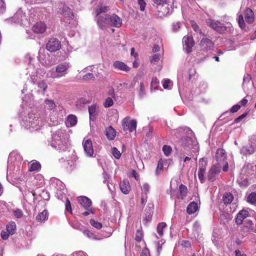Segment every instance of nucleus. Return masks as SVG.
Listing matches in <instances>:
<instances>
[{
	"instance_id": "37998d69",
	"label": "nucleus",
	"mask_w": 256,
	"mask_h": 256,
	"mask_svg": "<svg viewBox=\"0 0 256 256\" xmlns=\"http://www.w3.org/2000/svg\"><path fill=\"white\" fill-rule=\"evenodd\" d=\"M138 95L140 98H142L146 95V90L144 88V84L141 82L139 88H138Z\"/></svg>"
},
{
	"instance_id": "a19ab883",
	"label": "nucleus",
	"mask_w": 256,
	"mask_h": 256,
	"mask_svg": "<svg viewBox=\"0 0 256 256\" xmlns=\"http://www.w3.org/2000/svg\"><path fill=\"white\" fill-rule=\"evenodd\" d=\"M56 107V104L52 100L46 99L44 100V108L48 110H52Z\"/></svg>"
},
{
	"instance_id": "1a4fd4ad",
	"label": "nucleus",
	"mask_w": 256,
	"mask_h": 256,
	"mask_svg": "<svg viewBox=\"0 0 256 256\" xmlns=\"http://www.w3.org/2000/svg\"><path fill=\"white\" fill-rule=\"evenodd\" d=\"M98 27L104 30L110 26L109 14L98 16L95 17Z\"/></svg>"
},
{
	"instance_id": "7c9ffc66",
	"label": "nucleus",
	"mask_w": 256,
	"mask_h": 256,
	"mask_svg": "<svg viewBox=\"0 0 256 256\" xmlns=\"http://www.w3.org/2000/svg\"><path fill=\"white\" fill-rule=\"evenodd\" d=\"M24 15L22 11L20 9L13 16L12 20L14 22L21 23L24 20Z\"/></svg>"
},
{
	"instance_id": "13d9d810",
	"label": "nucleus",
	"mask_w": 256,
	"mask_h": 256,
	"mask_svg": "<svg viewBox=\"0 0 256 256\" xmlns=\"http://www.w3.org/2000/svg\"><path fill=\"white\" fill-rule=\"evenodd\" d=\"M40 196L44 200H48L50 199V194L46 190H42L40 194Z\"/></svg>"
},
{
	"instance_id": "49530a36",
	"label": "nucleus",
	"mask_w": 256,
	"mask_h": 256,
	"mask_svg": "<svg viewBox=\"0 0 256 256\" xmlns=\"http://www.w3.org/2000/svg\"><path fill=\"white\" fill-rule=\"evenodd\" d=\"M238 25L241 29L243 30V29L245 28L246 24L244 22V16H243L242 14H240L238 16Z\"/></svg>"
},
{
	"instance_id": "473e14b6",
	"label": "nucleus",
	"mask_w": 256,
	"mask_h": 256,
	"mask_svg": "<svg viewBox=\"0 0 256 256\" xmlns=\"http://www.w3.org/2000/svg\"><path fill=\"white\" fill-rule=\"evenodd\" d=\"M77 123V118L73 114L69 115L66 121L67 127L74 126Z\"/></svg>"
},
{
	"instance_id": "338daca9",
	"label": "nucleus",
	"mask_w": 256,
	"mask_h": 256,
	"mask_svg": "<svg viewBox=\"0 0 256 256\" xmlns=\"http://www.w3.org/2000/svg\"><path fill=\"white\" fill-rule=\"evenodd\" d=\"M138 3L140 7V10L144 11L145 9L146 3L144 0H138Z\"/></svg>"
},
{
	"instance_id": "e2e57ef3",
	"label": "nucleus",
	"mask_w": 256,
	"mask_h": 256,
	"mask_svg": "<svg viewBox=\"0 0 256 256\" xmlns=\"http://www.w3.org/2000/svg\"><path fill=\"white\" fill-rule=\"evenodd\" d=\"M142 237L143 234L142 232L140 230H137L135 237V240L136 242H140L142 240Z\"/></svg>"
},
{
	"instance_id": "ea45409f",
	"label": "nucleus",
	"mask_w": 256,
	"mask_h": 256,
	"mask_svg": "<svg viewBox=\"0 0 256 256\" xmlns=\"http://www.w3.org/2000/svg\"><path fill=\"white\" fill-rule=\"evenodd\" d=\"M89 102V100L85 98H80L77 100L76 106L78 108L81 109L85 104Z\"/></svg>"
},
{
	"instance_id": "2f4dec72",
	"label": "nucleus",
	"mask_w": 256,
	"mask_h": 256,
	"mask_svg": "<svg viewBox=\"0 0 256 256\" xmlns=\"http://www.w3.org/2000/svg\"><path fill=\"white\" fill-rule=\"evenodd\" d=\"M48 210H44L42 212L39 213L36 216V220L38 222H44L48 220Z\"/></svg>"
},
{
	"instance_id": "6ab92c4d",
	"label": "nucleus",
	"mask_w": 256,
	"mask_h": 256,
	"mask_svg": "<svg viewBox=\"0 0 256 256\" xmlns=\"http://www.w3.org/2000/svg\"><path fill=\"white\" fill-rule=\"evenodd\" d=\"M32 82L38 87V92H42L43 94L44 93L48 88V84L45 80L38 81L34 76V77L32 78Z\"/></svg>"
},
{
	"instance_id": "a18cd8bd",
	"label": "nucleus",
	"mask_w": 256,
	"mask_h": 256,
	"mask_svg": "<svg viewBox=\"0 0 256 256\" xmlns=\"http://www.w3.org/2000/svg\"><path fill=\"white\" fill-rule=\"evenodd\" d=\"M47 76L48 78H60L58 72H56V68L55 70L54 69H52L50 70H48L47 72Z\"/></svg>"
},
{
	"instance_id": "864d4df0",
	"label": "nucleus",
	"mask_w": 256,
	"mask_h": 256,
	"mask_svg": "<svg viewBox=\"0 0 256 256\" xmlns=\"http://www.w3.org/2000/svg\"><path fill=\"white\" fill-rule=\"evenodd\" d=\"M251 80V77L249 74L244 75L243 78V88L244 90H246L245 86L248 84H250Z\"/></svg>"
},
{
	"instance_id": "c03bdc74",
	"label": "nucleus",
	"mask_w": 256,
	"mask_h": 256,
	"mask_svg": "<svg viewBox=\"0 0 256 256\" xmlns=\"http://www.w3.org/2000/svg\"><path fill=\"white\" fill-rule=\"evenodd\" d=\"M166 226V223L164 222H160L158 224L157 226V232L160 236H163V231L164 228Z\"/></svg>"
},
{
	"instance_id": "c85d7f7f",
	"label": "nucleus",
	"mask_w": 256,
	"mask_h": 256,
	"mask_svg": "<svg viewBox=\"0 0 256 256\" xmlns=\"http://www.w3.org/2000/svg\"><path fill=\"white\" fill-rule=\"evenodd\" d=\"M153 214V204H148L146 209L144 220L146 222H149L151 220Z\"/></svg>"
},
{
	"instance_id": "cd10ccee",
	"label": "nucleus",
	"mask_w": 256,
	"mask_h": 256,
	"mask_svg": "<svg viewBox=\"0 0 256 256\" xmlns=\"http://www.w3.org/2000/svg\"><path fill=\"white\" fill-rule=\"evenodd\" d=\"M78 202L79 204L85 208H88L92 205L91 200L84 196L78 198Z\"/></svg>"
},
{
	"instance_id": "052dcab7",
	"label": "nucleus",
	"mask_w": 256,
	"mask_h": 256,
	"mask_svg": "<svg viewBox=\"0 0 256 256\" xmlns=\"http://www.w3.org/2000/svg\"><path fill=\"white\" fill-rule=\"evenodd\" d=\"M164 167V164L162 162V160H160L158 162L157 166V168L156 170V174L158 175V174L162 170Z\"/></svg>"
},
{
	"instance_id": "39448f33",
	"label": "nucleus",
	"mask_w": 256,
	"mask_h": 256,
	"mask_svg": "<svg viewBox=\"0 0 256 256\" xmlns=\"http://www.w3.org/2000/svg\"><path fill=\"white\" fill-rule=\"evenodd\" d=\"M22 162V158L16 151H13L9 154L8 160V170L12 171L15 168L20 170Z\"/></svg>"
},
{
	"instance_id": "4468645a",
	"label": "nucleus",
	"mask_w": 256,
	"mask_h": 256,
	"mask_svg": "<svg viewBox=\"0 0 256 256\" xmlns=\"http://www.w3.org/2000/svg\"><path fill=\"white\" fill-rule=\"evenodd\" d=\"M172 8L170 4L166 3L164 4L158 6V12L156 15L159 18H163L172 13Z\"/></svg>"
},
{
	"instance_id": "79ce46f5",
	"label": "nucleus",
	"mask_w": 256,
	"mask_h": 256,
	"mask_svg": "<svg viewBox=\"0 0 256 256\" xmlns=\"http://www.w3.org/2000/svg\"><path fill=\"white\" fill-rule=\"evenodd\" d=\"M40 168V164L39 162L37 161H34L30 164L28 168V170L30 171H36L39 170Z\"/></svg>"
},
{
	"instance_id": "412c9836",
	"label": "nucleus",
	"mask_w": 256,
	"mask_h": 256,
	"mask_svg": "<svg viewBox=\"0 0 256 256\" xmlns=\"http://www.w3.org/2000/svg\"><path fill=\"white\" fill-rule=\"evenodd\" d=\"M200 47L202 50L207 52L214 47V43L208 38H203L200 43Z\"/></svg>"
},
{
	"instance_id": "3c124183",
	"label": "nucleus",
	"mask_w": 256,
	"mask_h": 256,
	"mask_svg": "<svg viewBox=\"0 0 256 256\" xmlns=\"http://www.w3.org/2000/svg\"><path fill=\"white\" fill-rule=\"evenodd\" d=\"M172 148L170 146L164 145L162 147V151L164 154L168 156L172 152Z\"/></svg>"
},
{
	"instance_id": "f03ea898",
	"label": "nucleus",
	"mask_w": 256,
	"mask_h": 256,
	"mask_svg": "<svg viewBox=\"0 0 256 256\" xmlns=\"http://www.w3.org/2000/svg\"><path fill=\"white\" fill-rule=\"evenodd\" d=\"M255 220L256 218L251 215V213L246 210H240L235 218V222L237 224H243L242 230L244 232H256V229L252 227L253 220Z\"/></svg>"
},
{
	"instance_id": "20e7f679",
	"label": "nucleus",
	"mask_w": 256,
	"mask_h": 256,
	"mask_svg": "<svg viewBox=\"0 0 256 256\" xmlns=\"http://www.w3.org/2000/svg\"><path fill=\"white\" fill-rule=\"evenodd\" d=\"M187 132L190 136L182 138L180 140V144L184 151L196 153L199 150L198 142L195 137L193 136L192 131L189 128H187Z\"/></svg>"
},
{
	"instance_id": "f257e3e1",
	"label": "nucleus",
	"mask_w": 256,
	"mask_h": 256,
	"mask_svg": "<svg viewBox=\"0 0 256 256\" xmlns=\"http://www.w3.org/2000/svg\"><path fill=\"white\" fill-rule=\"evenodd\" d=\"M69 134L64 129H58L52 134L50 145L60 152H65L68 148Z\"/></svg>"
},
{
	"instance_id": "7ed1b4c3",
	"label": "nucleus",
	"mask_w": 256,
	"mask_h": 256,
	"mask_svg": "<svg viewBox=\"0 0 256 256\" xmlns=\"http://www.w3.org/2000/svg\"><path fill=\"white\" fill-rule=\"evenodd\" d=\"M44 124V122L39 117V115L34 113H29L22 120V125L30 132L40 129Z\"/></svg>"
},
{
	"instance_id": "a211bd4d",
	"label": "nucleus",
	"mask_w": 256,
	"mask_h": 256,
	"mask_svg": "<svg viewBox=\"0 0 256 256\" xmlns=\"http://www.w3.org/2000/svg\"><path fill=\"white\" fill-rule=\"evenodd\" d=\"M256 150L254 144L252 142L250 144L242 146L240 149V152L244 156L252 154Z\"/></svg>"
},
{
	"instance_id": "680f3d73",
	"label": "nucleus",
	"mask_w": 256,
	"mask_h": 256,
	"mask_svg": "<svg viewBox=\"0 0 256 256\" xmlns=\"http://www.w3.org/2000/svg\"><path fill=\"white\" fill-rule=\"evenodd\" d=\"M112 153L114 157L116 159H119L121 156L120 152L116 148H112Z\"/></svg>"
},
{
	"instance_id": "dca6fc26",
	"label": "nucleus",
	"mask_w": 256,
	"mask_h": 256,
	"mask_svg": "<svg viewBox=\"0 0 256 256\" xmlns=\"http://www.w3.org/2000/svg\"><path fill=\"white\" fill-rule=\"evenodd\" d=\"M182 42L184 50L187 53L190 52L194 44L192 38L190 36H184L183 38Z\"/></svg>"
},
{
	"instance_id": "f704fd0d",
	"label": "nucleus",
	"mask_w": 256,
	"mask_h": 256,
	"mask_svg": "<svg viewBox=\"0 0 256 256\" xmlns=\"http://www.w3.org/2000/svg\"><path fill=\"white\" fill-rule=\"evenodd\" d=\"M16 224L12 221L9 222L6 226V230L10 235H12L16 232Z\"/></svg>"
},
{
	"instance_id": "de8ad7c7",
	"label": "nucleus",
	"mask_w": 256,
	"mask_h": 256,
	"mask_svg": "<svg viewBox=\"0 0 256 256\" xmlns=\"http://www.w3.org/2000/svg\"><path fill=\"white\" fill-rule=\"evenodd\" d=\"M158 84L159 80L156 77L152 78L150 84L151 90L154 89V90H156Z\"/></svg>"
},
{
	"instance_id": "9b49d317",
	"label": "nucleus",
	"mask_w": 256,
	"mask_h": 256,
	"mask_svg": "<svg viewBox=\"0 0 256 256\" xmlns=\"http://www.w3.org/2000/svg\"><path fill=\"white\" fill-rule=\"evenodd\" d=\"M78 229L80 230H82L83 234L86 236L88 238L94 240H100L104 238H106L110 237L112 235V232H105L104 234H98V236H96L94 233L88 230H82L80 228H77Z\"/></svg>"
},
{
	"instance_id": "aec40b11",
	"label": "nucleus",
	"mask_w": 256,
	"mask_h": 256,
	"mask_svg": "<svg viewBox=\"0 0 256 256\" xmlns=\"http://www.w3.org/2000/svg\"><path fill=\"white\" fill-rule=\"evenodd\" d=\"M203 164L206 165V162L204 158L200 159L199 160V166H200V164L202 165ZM205 173L206 168L204 167H203L202 166L201 167L200 166L198 168V176L202 184L204 183V182H205Z\"/></svg>"
},
{
	"instance_id": "423d86ee",
	"label": "nucleus",
	"mask_w": 256,
	"mask_h": 256,
	"mask_svg": "<svg viewBox=\"0 0 256 256\" xmlns=\"http://www.w3.org/2000/svg\"><path fill=\"white\" fill-rule=\"evenodd\" d=\"M206 24L210 28L220 33L224 32L228 28H230L231 26V24L230 23H228V26H225L220 22L210 18L207 20H206Z\"/></svg>"
},
{
	"instance_id": "f3484780",
	"label": "nucleus",
	"mask_w": 256,
	"mask_h": 256,
	"mask_svg": "<svg viewBox=\"0 0 256 256\" xmlns=\"http://www.w3.org/2000/svg\"><path fill=\"white\" fill-rule=\"evenodd\" d=\"M82 146L85 154L88 157H92L94 154V148L92 140H87L84 141Z\"/></svg>"
},
{
	"instance_id": "9d476101",
	"label": "nucleus",
	"mask_w": 256,
	"mask_h": 256,
	"mask_svg": "<svg viewBox=\"0 0 256 256\" xmlns=\"http://www.w3.org/2000/svg\"><path fill=\"white\" fill-rule=\"evenodd\" d=\"M56 196L58 199L62 200L67 192L65 188V185L62 182L59 180H56Z\"/></svg>"
},
{
	"instance_id": "a878e982",
	"label": "nucleus",
	"mask_w": 256,
	"mask_h": 256,
	"mask_svg": "<svg viewBox=\"0 0 256 256\" xmlns=\"http://www.w3.org/2000/svg\"><path fill=\"white\" fill-rule=\"evenodd\" d=\"M244 15L245 20L247 22L252 24L254 22V14L250 8H246L244 11Z\"/></svg>"
},
{
	"instance_id": "bf43d9fd",
	"label": "nucleus",
	"mask_w": 256,
	"mask_h": 256,
	"mask_svg": "<svg viewBox=\"0 0 256 256\" xmlns=\"http://www.w3.org/2000/svg\"><path fill=\"white\" fill-rule=\"evenodd\" d=\"M83 80H94V76L92 73L88 72L82 76Z\"/></svg>"
},
{
	"instance_id": "e433bc0d",
	"label": "nucleus",
	"mask_w": 256,
	"mask_h": 256,
	"mask_svg": "<svg viewBox=\"0 0 256 256\" xmlns=\"http://www.w3.org/2000/svg\"><path fill=\"white\" fill-rule=\"evenodd\" d=\"M88 112L90 115V120H94L96 115V106L92 104L88 107Z\"/></svg>"
},
{
	"instance_id": "6e6552de",
	"label": "nucleus",
	"mask_w": 256,
	"mask_h": 256,
	"mask_svg": "<svg viewBox=\"0 0 256 256\" xmlns=\"http://www.w3.org/2000/svg\"><path fill=\"white\" fill-rule=\"evenodd\" d=\"M71 65L69 62H64L60 63L56 66V72L60 78L66 76L68 72V70Z\"/></svg>"
},
{
	"instance_id": "c756f323",
	"label": "nucleus",
	"mask_w": 256,
	"mask_h": 256,
	"mask_svg": "<svg viewBox=\"0 0 256 256\" xmlns=\"http://www.w3.org/2000/svg\"><path fill=\"white\" fill-rule=\"evenodd\" d=\"M106 135L108 140H112L115 138L116 136V132L112 126H109L106 128Z\"/></svg>"
},
{
	"instance_id": "bb28decb",
	"label": "nucleus",
	"mask_w": 256,
	"mask_h": 256,
	"mask_svg": "<svg viewBox=\"0 0 256 256\" xmlns=\"http://www.w3.org/2000/svg\"><path fill=\"white\" fill-rule=\"evenodd\" d=\"M109 10V8L108 6L102 5V4H98L95 10L96 16H104L107 15L108 14H105V12H106Z\"/></svg>"
},
{
	"instance_id": "72a5a7b5",
	"label": "nucleus",
	"mask_w": 256,
	"mask_h": 256,
	"mask_svg": "<svg viewBox=\"0 0 256 256\" xmlns=\"http://www.w3.org/2000/svg\"><path fill=\"white\" fill-rule=\"evenodd\" d=\"M188 188L186 186L182 184L179 187V194L177 197L178 199L183 200L186 196Z\"/></svg>"
},
{
	"instance_id": "58836bf2",
	"label": "nucleus",
	"mask_w": 256,
	"mask_h": 256,
	"mask_svg": "<svg viewBox=\"0 0 256 256\" xmlns=\"http://www.w3.org/2000/svg\"><path fill=\"white\" fill-rule=\"evenodd\" d=\"M233 198L234 197L232 194L226 192L223 196L222 200L225 204H228L232 202Z\"/></svg>"
},
{
	"instance_id": "6e6d98bb",
	"label": "nucleus",
	"mask_w": 256,
	"mask_h": 256,
	"mask_svg": "<svg viewBox=\"0 0 256 256\" xmlns=\"http://www.w3.org/2000/svg\"><path fill=\"white\" fill-rule=\"evenodd\" d=\"M13 214L15 218H20L23 216V212L20 209H16L12 210Z\"/></svg>"
},
{
	"instance_id": "0e129e2a",
	"label": "nucleus",
	"mask_w": 256,
	"mask_h": 256,
	"mask_svg": "<svg viewBox=\"0 0 256 256\" xmlns=\"http://www.w3.org/2000/svg\"><path fill=\"white\" fill-rule=\"evenodd\" d=\"M171 81L170 80L168 79L164 80L162 84V86L164 89H170L171 88Z\"/></svg>"
},
{
	"instance_id": "f8f14e48",
	"label": "nucleus",
	"mask_w": 256,
	"mask_h": 256,
	"mask_svg": "<svg viewBox=\"0 0 256 256\" xmlns=\"http://www.w3.org/2000/svg\"><path fill=\"white\" fill-rule=\"evenodd\" d=\"M222 166L218 164H214L208 170V180L210 182H214L216 180V176L221 171Z\"/></svg>"
},
{
	"instance_id": "5701e85b",
	"label": "nucleus",
	"mask_w": 256,
	"mask_h": 256,
	"mask_svg": "<svg viewBox=\"0 0 256 256\" xmlns=\"http://www.w3.org/2000/svg\"><path fill=\"white\" fill-rule=\"evenodd\" d=\"M113 66L115 68H116L121 71L128 72L130 70V68L124 62L121 61L116 60L114 62Z\"/></svg>"
},
{
	"instance_id": "603ef678",
	"label": "nucleus",
	"mask_w": 256,
	"mask_h": 256,
	"mask_svg": "<svg viewBox=\"0 0 256 256\" xmlns=\"http://www.w3.org/2000/svg\"><path fill=\"white\" fill-rule=\"evenodd\" d=\"M90 224L94 228L99 230L102 228V223L98 222L93 219L90 220Z\"/></svg>"
},
{
	"instance_id": "c9c22d12",
	"label": "nucleus",
	"mask_w": 256,
	"mask_h": 256,
	"mask_svg": "<svg viewBox=\"0 0 256 256\" xmlns=\"http://www.w3.org/2000/svg\"><path fill=\"white\" fill-rule=\"evenodd\" d=\"M198 210V206L197 203L192 202H191L188 206L186 208L187 212L188 214H193Z\"/></svg>"
},
{
	"instance_id": "774afa93",
	"label": "nucleus",
	"mask_w": 256,
	"mask_h": 256,
	"mask_svg": "<svg viewBox=\"0 0 256 256\" xmlns=\"http://www.w3.org/2000/svg\"><path fill=\"white\" fill-rule=\"evenodd\" d=\"M193 30L196 32H200L201 33V30H200L198 26L197 25L196 22L192 20L191 22Z\"/></svg>"
},
{
	"instance_id": "393cba45",
	"label": "nucleus",
	"mask_w": 256,
	"mask_h": 256,
	"mask_svg": "<svg viewBox=\"0 0 256 256\" xmlns=\"http://www.w3.org/2000/svg\"><path fill=\"white\" fill-rule=\"evenodd\" d=\"M120 188L123 194H128L130 190V186L128 180H124L122 181H121L120 184Z\"/></svg>"
},
{
	"instance_id": "4d7b16f0",
	"label": "nucleus",
	"mask_w": 256,
	"mask_h": 256,
	"mask_svg": "<svg viewBox=\"0 0 256 256\" xmlns=\"http://www.w3.org/2000/svg\"><path fill=\"white\" fill-rule=\"evenodd\" d=\"M150 186L148 184L145 183L144 184L142 188V194H144V195L147 196V194L150 192Z\"/></svg>"
},
{
	"instance_id": "5fc2aeb1",
	"label": "nucleus",
	"mask_w": 256,
	"mask_h": 256,
	"mask_svg": "<svg viewBox=\"0 0 256 256\" xmlns=\"http://www.w3.org/2000/svg\"><path fill=\"white\" fill-rule=\"evenodd\" d=\"M162 58V56L160 54H154L152 58L150 60V62L152 64H156L159 60H160Z\"/></svg>"
},
{
	"instance_id": "4c0bfd02",
	"label": "nucleus",
	"mask_w": 256,
	"mask_h": 256,
	"mask_svg": "<svg viewBox=\"0 0 256 256\" xmlns=\"http://www.w3.org/2000/svg\"><path fill=\"white\" fill-rule=\"evenodd\" d=\"M62 14L66 18H68V20L72 19L74 16L72 10L69 8L65 6L63 8Z\"/></svg>"
},
{
	"instance_id": "09e8293b",
	"label": "nucleus",
	"mask_w": 256,
	"mask_h": 256,
	"mask_svg": "<svg viewBox=\"0 0 256 256\" xmlns=\"http://www.w3.org/2000/svg\"><path fill=\"white\" fill-rule=\"evenodd\" d=\"M248 202L252 203H256V193L254 192H251L248 196Z\"/></svg>"
},
{
	"instance_id": "b1692460",
	"label": "nucleus",
	"mask_w": 256,
	"mask_h": 256,
	"mask_svg": "<svg viewBox=\"0 0 256 256\" xmlns=\"http://www.w3.org/2000/svg\"><path fill=\"white\" fill-rule=\"evenodd\" d=\"M46 24L42 22H37L32 27V30L36 34H42L46 30Z\"/></svg>"
},
{
	"instance_id": "69168bd1",
	"label": "nucleus",
	"mask_w": 256,
	"mask_h": 256,
	"mask_svg": "<svg viewBox=\"0 0 256 256\" xmlns=\"http://www.w3.org/2000/svg\"><path fill=\"white\" fill-rule=\"evenodd\" d=\"M10 235V234H9L6 231V230H3L1 232V237H2V239L4 240H7L8 238Z\"/></svg>"
},
{
	"instance_id": "4be33fe9",
	"label": "nucleus",
	"mask_w": 256,
	"mask_h": 256,
	"mask_svg": "<svg viewBox=\"0 0 256 256\" xmlns=\"http://www.w3.org/2000/svg\"><path fill=\"white\" fill-rule=\"evenodd\" d=\"M110 26H112L116 28H120L122 24V20L116 14H112L109 15Z\"/></svg>"
},
{
	"instance_id": "8fccbe9b",
	"label": "nucleus",
	"mask_w": 256,
	"mask_h": 256,
	"mask_svg": "<svg viewBox=\"0 0 256 256\" xmlns=\"http://www.w3.org/2000/svg\"><path fill=\"white\" fill-rule=\"evenodd\" d=\"M114 104V101L112 100V98L110 97L107 98L104 102V106L106 108H110Z\"/></svg>"
},
{
	"instance_id": "2eb2a0df",
	"label": "nucleus",
	"mask_w": 256,
	"mask_h": 256,
	"mask_svg": "<svg viewBox=\"0 0 256 256\" xmlns=\"http://www.w3.org/2000/svg\"><path fill=\"white\" fill-rule=\"evenodd\" d=\"M136 121L135 120H129L128 119L124 118L122 121V127L124 131L128 130L132 132L136 130Z\"/></svg>"
},
{
	"instance_id": "ddd939ff",
	"label": "nucleus",
	"mask_w": 256,
	"mask_h": 256,
	"mask_svg": "<svg viewBox=\"0 0 256 256\" xmlns=\"http://www.w3.org/2000/svg\"><path fill=\"white\" fill-rule=\"evenodd\" d=\"M61 48V43L56 38H51L46 44V48L50 52H55Z\"/></svg>"
},
{
	"instance_id": "0eeeda50",
	"label": "nucleus",
	"mask_w": 256,
	"mask_h": 256,
	"mask_svg": "<svg viewBox=\"0 0 256 256\" xmlns=\"http://www.w3.org/2000/svg\"><path fill=\"white\" fill-rule=\"evenodd\" d=\"M216 159L217 163L216 164H218L222 166L224 172H227L228 170V163L226 161V151L223 148H218L216 154Z\"/></svg>"
}]
</instances>
